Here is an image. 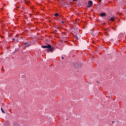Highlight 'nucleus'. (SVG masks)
<instances>
[{"label":"nucleus","mask_w":126,"mask_h":126,"mask_svg":"<svg viewBox=\"0 0 126 126\" xmlns=\"http://www.w3.org/2000/svg\"><path fill=\"white\" fill-rule=\"evenodd\" d=\"M41 48H42L43 49H47V53H50V52L53 53V52H54V50H55V47L52 46V45L48 43L47 44V45H42Z\"/></svg>","instance_id":"f257e3e1"},{"label":"nucleus","mask_w":126,"mask_h":126,"mask_svg":"<svg viewBox=\"0 0 126 126\" xmlns=\"http://www.w3.org/2000/svg\"><path fill=\"white\" fill-rule=\"evenodd\" d=\"M27 44H28V42H25L24 44H23L21 46H22V47H24V48H28V47H30V46H31V45H30V44L26 45H27Z\"/></svg>","instance_id":"f03ea898"},{"label":"nucleus","mask_w":126,"mask_h":126,"mask_svg":"<svg viewBox=\"0 0 126 126\" xmlns=\"http://www.w3.org/2000/svg\"><path fill=\"white\" fill-rule=\"evenodd\" d=\"M93 5V2H92V0H89L88 1V5L87 6V7H91Z\"/></svg>","instance_id":"7ed1b4c3"},{"label":"nucleus","mask_w":126,"mask_h":126,"mask_svg":"<svg viewBox=\"0 0 126 126\" xmlns=\"http://www.w3.org/2000/svg\"><path fill=\"white\" fill-rule=\"evenodd\" d=\"M100 16H101V17H106L107 16V14L104 12L101 13H100Z\"/></svg>","instance_id":"20e7f679"},{"label":"nucleus","mask_w":126,"mask_h":126,"mask_svg":"<svg viewBox=\"0 0 126 126\" xmlns=\"http://www.w3.org/2000/svg\"><path fill=\"white\" fill-rule=\"evenodd\" d=\"M73 66H74L75 68H78V67H80V65L78 63H74Z\"/></svg>","instance_id":"39448f33"},{"label":"nucleus","mask_w":126,"mask_h":126,"mask_svg":"<svg viewBox=\"0 0 126 126\" xmlns=\"http://www.w3.org/2000/svg\"><path fill=\"white\" fill-rule=\"evenodd\" d=\"M115 19H116V17L113 16V17H112L111 18L109 19V21L114 22V21H115Z\"/></svg>","instance_id":"423d86ee"},{"label":"nucleus","mask_w":126,"mask_h":126,"mask_svg":"<svg viewBox=\"0 0 126 126\" xmlns=\"http://www.w3.org/2000/svg\"><path fill=\"white\" fill-rule=\"evenodd\" d=\"M12 41H15L16 43H18V39L13 38H12Z\"/></svg>","instance_id":"0eeeda50"},{"label":"nucleus","mask_w":126,"mask_h":126,"mask_svg":"<svg viewBox=\"0 0 126 126\" xmlns=\"http://www.w3.org/2000/svg\"><path fill=\"white\" fill-rule=\"evenodd\" d=\"M13 126H19V125L18 124V123H17V122H14Z\"/></svg>","instance_id":"6e6552de"},{"label":"nucleus","mask_w":126,"mask_h":126,"mask_svg":"<svg viewBox=\"0 0 126 126\" xmlns=\"http://www.w3.org/2000/svg\"><path fill=\"white\" fill-rule=\"evenodd\" d=\"M5 126H9V123H8V122L6 121L5 122Z\"/></svg>","instance_id":"1a4fd4ad"},{"label":"nucleus","mask_w":126,"mask_h":126,"mask_svg":"<svg viewBox=\"0 0 126 126\" xmlns=\"http://www.w3.org/2000/svg\"><path fill=\"white\" fill-rule=\"evenodd\" d=\"M1 111L3 114H5V112L3 110V109H2V107H1Z\"/></svg>","instance_id":"9d476101"},{"label":"nucleus","mask_w":126,"mask_h":126,"mask_svg":"<svg viewBox=\"0 0 126 126\" xmlns=\"http://www.w3.org/2000/svg\"><path fill=\"white\" fill-rule=\"evenodd\" d=\"M74 37L76 39V40H79L78 36H77V35H74Z\"/></svg>","instance_id":"9b49d317"},{"label":"nucleus","mask_w":126,"mask_h":126,"mask_svg":"<svg viewBox=\"0 0 126 126\" xmlns=\"http://www.w3.org/2000/svg\"><path fill=\"white\" fill-rule=\"evenodd\" d=\"M59 13H56L55 14V16H56V17H58V16H59Z\"/></svg>","instance_id":"f8f14e48"},{"label":"nucleus","mask_w":126,"mask_h":126,"mask_svg":"<svg viewBox=\"0 0 126 126\" xmlns=\"http://www.w3.org/2000/svg\"><path fill=\"white\" fill-rule=\"evenodd\" d=\"M14 38H15V39H18V38L17 37V35H16L14 36Z\"/></svg>","instance_id":"ddd939ff"},{"label":"nucleus","mask_w":126,"mask_h":126,"mask_svg":"<svg viewBox=\"0 0 126 126\" xmlns=\"http://www.w3.org/2000/svg\"><path fill=\"white\" fill-rule=\"evenodd\" d=\"M99 2H101L102 1V0H98Z\"/></svg>","instance_id":"4468645a"},{"label":"nucleus","mask_w":126,"mask_h":126,"mask_svg":"<svg viewBox=\"0 0 126 126\" xmlns=\"http://www.w3.org/2000/svg\"><path fill=\"white\" fill-rule=\"evenodd\" d=\"M62 60H63V59H64V58H63V57H62Z\"/></svg>","instance_id":"2eb2a0df"},{"label":"nucleus","mask_w":126,"mask_h":126,"mask_svg":"<svg viewBox=\"0 0 126 126\" xmlns=\"http://www.w3.org/2000/svg\"><path fill=\"white\" fill-rule=\"evenodd\" d=\"M1 10H3V8H1Z\"/></svg>","instance_id":"dca6fc26"},{"label":"nucleus","mask_w":126,"mask_h":126,"mask_svg":"<svg viewBox=\"0 0 126 126\" xmlns=\"http://www.w3.org/2000/svg\"><path fill=\"white\" fill-rule=\"evenodd\" d=\"M62 22V23H63V24L64 23V22H63V21H62V22Z\"/></svg>","instance_id":"f3484780"},{"label":"nucleus","mask_w":126,"mask_h":126,"mask_svg":"<svg viewBox=\"0 0 126 126\" xmlns=\"http://www.w3.org/2000/svg\"><path fill=\"white\" fill-rule=\"evenodd\" d=\"M74 0V1H77V0Z\"/></svg>","instance_id":"a211bd4d"},{"label":"nucleus","mask_w":126,"mask_h":126,"mask_svg":"<svg viewBox=\"0 0 126 126\" xmlns=\"http://www.w3.org/2000/svg\"><path fill=\"white\" fill-rule=\"evenodd\" d=\"M17 51H18V50H16V51L14 52V53H15V52H17Z\"/></svg>","instance_id":"6ab92c4d"},{"label":"nucleus","mask_w":126,"mask_h":126,"mask_svg":"<svg viewBox=\"0 0 126 126\" xmlns=\"http://www.w3.org/2000/svg\"><path fill=\"white\" fill-rule=\"evenodd\" d=\"M114 123H115V121L112 122V124H114Z\"/></svg>","instance_id":"aec40b11"},{"label":"nucleus","mask_w":126,"mask_h":126,"mask_svg":"<svg viewBox=\"0 0 126 126\" xmlns=\"http://www.w3.org/2000/svg\"><path fill=\"white\" fill-rule=\"evenodd\" d=\"M30 16H31V17L32 16V14H30Z\"/></svg>","instance_id":"412c9836"},{"label":"nucleus","mask_w":126,"mask_h":126,"mask_svg":"<svg viewBox=\"0 0 126 126\" xmlns=\"http://www.w3.org/2000/svg\"><path fill=\"white\" fill-rule=\"evenodd\" d=\"M105 33L106 34H107V32H105Z\"/></svg>","instance_id":"4be33fe9"},{"label":"nucleus","mask_w":126,"mask_h":126,"mask_svg":"<svg viewBox=\"0 0 126 126\" xmlns=\"http://www.w3.org/2000/svg\"><path fill=\"white\" fill-rule=\"evenodd\" d=\"M112 29H115L114 28H112Z\"/></svg>","instance_id":"5701e85b"},{"label":"nucleus","mask_w":126,"mask_h":126,"mask_svg":"<svg viewBox=\"0 0 126 126\" xmlns=\"http://www.w3.org/2000/svg\"><path fill=\"white\" fill-rule=\"evenodd\" d=\"M61 41H62V43H63V40H62Z\"/></svg>","instance_id":"b1692460"},{"label":"nucleus","mask_w":126,"mask_h":126,"mask_svg":"<svg viewBox=\"0 0 126 126\" xmlns=\"http://www.w3.org/2000/svg\"><path fill=\"white\" fill-rule=\"evenodd\" d=\"M49 22H51V21H49Z\"/></svg>","instance_id":"393cba45"},{"label":"nucleus","mask_w":126,"mask_h":126,"mask_svg":"<svg viewBox=\"0 0 126 126\" xmlns=\"http://www.w3.org/2000/svg\"><path fill=\"white\" fill-rule=\"evenodd\" d=\"M55 31H57V30H56Z\"/></svg>","instance_id":"a878e982"}]
</instances>
